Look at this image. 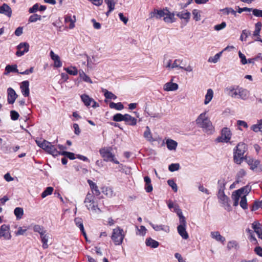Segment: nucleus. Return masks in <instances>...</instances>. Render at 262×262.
I'll return each instance as SVG.
<instances>
[{"label": "nucleus", "instance_id": "obj_1", "mask_svg": "<svg viewBox=\"0 0 262 262\" xmlns=\"http://www.w3.org/2000/svg\"><path fill=\"white\" fill-rule=\"evenodd\" d=\"M247 148L246 144L239 143L234 149L233 159L235 163L241 164L245 158L244 154L247 151Z\"/></svg>", "mask_w": 262, "mask_h": 262}, {"label": "nucleus", "instance_id": "obj_2", "mask_svg": "<svg viewBox=\"0 0 262 262\" xmlns=\"http://www.w3.org/2000/svg\"><path fill=\"white\" fill-rule=\"evenodd\" d=\"M197 125L205 129L206 131L211 130L212 124L209 118L206 116V112L201 113L195 120Z\"/></svg>", "mask_w": 262, "mask_h": 262}, {"label": "nucleus", "instance_id": "obj_3", "mask_svg": "<svg viewBox=\"0 0 262 262\" xmlns=\"http://www.w3.org/2000/svg\"><path fill=\"white\" fill-rule=\"evenodd\" d=\"M229 95L234 98L246 100L249 95V92L245 89L237 86L229 89Z\"/></svg>", "mask_w": 262, "mask_h": 262}, {"label": "nucleus", "instance_id": "obj_4", "mask_svg": "<svg viewBox=\"0 0 262 262\" xmlns=\"http://www.w3.org/2000/svg\"><path fill=\"white\" fill-rule=\"evenodd\" d=\"M125 236L123 230L120 227H117L113 229L111 239L115 245H120L122 244Z\"/></svg>", "mask_w": 262, "mask_h": 262}, {"label": "nucleus", "instance_id": "obj_5", "mask_svg": "<svg viewBox=\"0 0 262 262\" xmlns=\"http://www.w3.org/2000/svg\"><path fill=\"white\" fill-rule=\"evenodd\" d=\"M99 152L104 161L112 162L116 164H119V162L116 160L115 155L111 151L110 148H102L99 150Z\"/></svg>", "mask_w": 262, "mask_h": 262}, {"label": "nucleus", "instance_id": "obj_6", "mask_svg": "<svg viewBox=\"0 0 262 262\" xmlns=\"http://www.w3.org/2000/svg\"><path fill=\"white\" fill-rule=\"evenodd\" d=\"M39 147L53 156H57L61 155V152L58 151L54 145L46 140L42 142L40 145H39Z\"/></svg>", "mask_w": 262, "mask_h": 262}, {"label": "nucleus", "instance_id": "obj_7", "mask_svg": "<svg viewBox=\"0 0 262 262\" xmlns=\"http://www.w3.org/2000/svg\"><path fill=\"white\" fill-rule=\"evenodd\" d=\"M231 132L228 127H224L221 130V135L218 137L216 141L217 142L228 143L231 139Z\"/></svg>", "mask_w": 262, "mask_h": 262}, {"label": "nucleus", "instance_id": "obj_8", "mask_svg": "<svg viewBox=\"0 0 262 262\" xmlns=\"http://www.w3.org/2000/svg\"><path fill=\"white\" fill-rule=\"evenodd\" d=\"M29 45L27 42H21L17 46L16 55L20 57L29 51Z\"/></svg>", "mask_w": 262, "mask_h": 262}, {"label": "nucleus", "instance_id": "obj_9", "mask_svg": "<svg viewBox=\"0 0 262 262\" xmlns=\"http://www.w3.org/2000/svg\"><path fill=\"white\" fill-rule=\"evenodd\" d=\"M2 237H4L5 239H10L11 238L9 225L4 224L1 226L0 228V238Z\"/></svg>", "mask_w": 262, "mask_h": 262}, {"label": "nucleus", "instance_id": "obj_10", "mask_svg": "<svg viewBox=\"0 0 262 262\" xmlns=\"http://www.w3.org/2000/svg\"><path fill=\"white\" fill-rule=\"evenodd\" d=\"M7 101L9 104H13L17 97L15 91L11 88H9L7 89Z\"/></svg>", "mask_w": 262, "mask_h": 262}, {"label": "nucleus", "instance_id": "obj_11", "mask_svg": "<svg viewBox=\"0 0 262 262\" xmlns=\"http://www.w3.org/2000/svg\"><path fill=\"white\" fill-rule=\"evenodd\" d=\"M20 89L22 94L24 95V96H29L30 93L29 81L27 80L23 81L21 83Z\"/></svg>", "mask_w": 262, "mask_h": 262}, {"label": "nucleus", "instance_id": "obj_12", "mask_svg": "<svg viewBox=\"0 0 262 262\" xmlns=\"http://www.w3.org/2000/svg\"><path fill=\"white\" fill-rule=\"evenodd\" d=\"M174 211L177 213L179 217L180 225L179 226H186L185 217L183 216L181 210L179 208L178 205H176L175 206Z\"/></svg>", "mask_w": 262, "mask_h": 262}, {"label": "nucleus", "instance_id": "obj_13", "mask_svg": "<svg viewBox=\"0 0 262 262\" xmlns=\"http://www.w3.org/2000/svg\"><path fill=\"white\" fill-rule=\"evenodd\" d=\"M165 15H166V10L154 9V11L150 13V18L156 17L158 19L162 17H164Z\"/></svg>", "mask_w": 262, "mask_h": 262}, {"label": "nucleus", "instance_id": "obj_14", "mask_svg": "<svg viewBox=\"0 0 262 262\" xmlns=\"http://www.w3.org/2000/svg\"><path fill=\"white\" fill-rule=\"evenodd\" d=\"M51 58L54 61V66L56 68H60L62 66V62L58 55L55 54L53 51H51L50 53Z\"/></svg>", "mask_w": 262, "mask_h": 262}, {"label": "nucleus", "instance_id": "obj_15", "mask_svg": "<svg viewBox=\"0 0 262 262\" xmlns=\"http://www.w3.org/2000/svg\"><path fill=\"white\" fill-rule=\"evenodd\" d=\"M149 225L156 231L162 230L166 233H168L170 231L169 227L168 226H165L163 225H155L151 222H149Z\"/></svg>", "mask_w": 262, "mask_h": 262}, {"label": "nucleus", "instance_id": "obj_16", "mask_svg": "<svg viewBox=\"0 0 262 262\" xmlns=\"http://www.w3.org/2000/svg\"><path fill=\"white\" fill-rule=\"evenodd\" d=\"M0 13L10 17L12 14V10L7 4H4L2 6H0Z\"/></svg>", "mask_w": 262, "mask_h": 262}, {"label": "nucleus", "instance_id": "obj_17", "mask_svg": "<svg viewBox=\"0 0 262 262\" xmlns=\"http://www.w3.org/2000/svg\"><path fill=\"white\" fill-rule=\"evenodd\" d=\"M178 88L177 83L169 82L164 85L163 89L165 91H174L177 90Z\"/></svg>", "mask_w": 262, "mask_h": 262}, {"label": "nucleus", "instance_id": "obj_18", "mask_svg": "<svg viewBox=\"0 0 262 262\" xmlns=\"http://www.w3.org/2000/svg\"><path fill=\"white\" fill-rule=\"evenodd\" d=\"M245 160L252 170L255 169L260 164V161L258 160H254L252 158L248 159L247 157L245 158Z\"/></svg>", "mask_w": 262, "mask_h": 262}, {"label": "nucleus", "instance_id": "obj_19", "mask_svg": "<svg viewBox=\"0 0 262 262\" xmlns=\"http://www.w3.org/2000/svg\"><path fill=\"white\" fill-rule=\"evenodd\" d=\"M88 183L90 185L93 194L96 196L99 195L100 194V191L96 184L90 180H88Z\"/></svg>", "mask_w": 262, "mask_h": 262}, {"label": "nucleus", "instance_id": "obj_20", "mask_svg": "<svg viewBox=\"0 0 262 262\" xmlns=\"http://www.w3.org/2000/svg\"><path fill=\"white\" fill-rule=\"evenodd\" d=\"M186 226H178L177 227L179 234L185 239H187L189 237L188 234L186 230Z\"/></svg>", "mask_w": 262, "mask_h": 262}, {"label": "nucleus", "instance_id": "obj_21", "mask_svg": "<svg viewBox=\"0 0 262 262\" xmlns=\"http://www.w3.org/2000/svg\"><path fill=\"white\" fill-rule=\"evenodd\" d=\"M259 223L254 222L252 224V228L254 232L257 234L258 237L262 239V229Z\"/></svg>", "mask_w": 262, "mask_h": 262}, {"label": "nucleus", "instance_id": "obj_22", "mask_svg": "<svg viewBox=\"0 0 262 262\" xmlns=\"http://www.w3.org/2000/svg\"><path fill=\"white\" fill-rule=\"evenodd\" d=\"M191 14L188 11H182L178 13L177 16L181 19H184L186 23L189 22Z\"/></svg>", "mask_w": 262, "mask_h": 262}, {"label": "nucleus", "instance_id": "obj_23", "mask_svg": "<svg viewBox=\"0 0 262 262\" xmlns=\"http://www.w3.org/2000/svg\"><path fill=\"white\" fill-rule=\"evenodd\" d=\"M124 121L126 124L131 126H135L137 124V119L127 114H125Z\"/></svg>", "mask_w": 262, "mask_h": 262}, {"label": "nucleus", "instance_id": "obj_24", "mask_svg": "<svg viewBox=\"0 0 262 262\" xmlns=\"http://www.w3.org/2000/svg\"><path fill=\"white\" fill-rule=\"evenodd\" d=\"M164 20L167 23H172L174 22L176 18H174V14L173 13H170L168 10H166V15L164 16Z\"/></svg>", "mask_w": 262, "mask_h": 262}, {"label": "nucleus", "instance_id": "obj_25", "mask_svg": "<svg viewBox=\"0 0 262 262\" xmlns=\"http://www.w3.org/2000/svg\"><path fill=\"white\" fill-rule=\"evenodd\" d=\"M143 136L146 139V140L149 142H154V141H156L152 138L151 132L150 131V129L149 126H147L146 127V130L144 132Z\"/></svg>", "mask_w": 262, "mask_h": 262}, {"label": "nucleus", "instance_id": "obj_26", "mask_svg": "<svg viewBox=\"0 0 262 262\" xmlns=\"http://www.w3.org/2000/svg\"><path fill=\"white\" fill-rule=\"evenodd\" d=\"M144 182H145V189L147 192L152 191L153 188L151 184L150 178L148 176H145L144 178Z\"/></svg>", "mask_w": 262, "mask_h": 262}, {"label": "nucleus", "instance_id": "obj_27", "mask_svg": "<svg viewBox=\"0 0 262 262\" xmlns=\"http://www.w3.org/2000/svg\"><path fill=\"white\" fill-rule=\"evenodd\" d=\"M211 236L212 238L215 239L217 241L221 242L222 243H224L225 241V238L222 236L218 231L211 232Z\"/></svg>", "mask_w": 262, "mask_h": 262}, {"label": "nucleus", "instance_id": "obj_28", "mask_svg": "<svg viewBox=\"0 0 262 262\" xmlns=\"http://www.w3.org/2000/svg\"><path fill=\"white\" fill-rule=\"evenodd\" d=\"M145 243L147 246L150 247L152 248H157L159 245L158 242L152 239L150 237L146 239Z\"/></svg>", "mask_w": 262, "mask_h": 262}, {"label": "nucleus", "instance_id": "obj_29", "mask_svg": "<svg viewBox=\"0 0 262 262\" xmlns=\"http://www.w3.org/2000/svg\"><path fill=\"white\" fill-rule=\"evenodd\" d=\"M166 143L167 148L170 150H175L178 145L176 141L169 139L167 140Z\"/></svg>", "mask_w": 262, "mask_h": 262}, {"label": "nucleus", "instance_id": "obj_30", "mask_svg": "<svg viewBox=\"0 0 262 262\" xmlns=\"http://www.w3.org/2000/svg\"><path fill=\"white\" fill-rule=\"evenodd\" d=\"M213 96V91L212 89H209L207 90V94L205 95V98L204 100V104H208L212 100Z\"/></svg>", "mask_w": 262, "mask_h": 262}, {"label": "nucleus", "instance_id": "obj_31", "mask_svg": "<svg viewBox=\"0 0 262 262\" xmlns=\"http://www.w3.org/2000/svg\"><path fill=\"white\" fill-rule=\"evenodd\" d=\"M86 206L89 210H91L96 212H101V210L98 207L97 205L94 204V201L91 203H85Z\"/></svg>", "mask_w": 262, "mask_h": 262}, {"label": "nucleus", "instance_id": "obj_32", "mask_svg": "<svg viewBox=\"0 0 262 262\" xmlns=\"http://www.w3.org/2000/svg\"><path fill=\"white\" fill-rule=\"evenodd\" d=\"M63 69L71 75H77L79 72L77 69L75 67L71 66L70 67L64 68Z\"/></svg>", "mask_w": 262, "mask_h": 262}, {"label": "nucleus", "instance_id": "obj_33", "mask_svg": "<svg viewBox=\"0 0 262 262\" xmlns=\"http://www.w3.org/2000/svg\"><path fill=\"white\" fill-rule=\"evenodd\" d=\"M81 99L86 106H90L91 104L92 101H93V98H90L86 94L82 95L81 96Z\"/></svg>", "mask_w": 262, "mask_h": 262}, {"label": "nucleus", "instance_id": "obj_34", "mask_svg": "<svg viewBox=\"0 0 262 262\" xmlns=\"http://www.w3.org/2000/svg\"><path fill=\"white\" fill-rule=\"evenodd\" d=\"M79 77L81 79H82L84 81L92 83V81L91 78L83 72L82 70L79 71Z\"/></svg>", "mask_w": 262, "mask_h": 262}, {"label": "nucleus", "instance_id": "obj_35", "mask_svg": "<svg viewBox=\"0 0 262 262\" xmlns=\"http://www.w3.org/2000/svg\"><path fill=\"white\" fill-rule=\"evenodd\" d=\"M118 0H104L105 3L106 4L108 9L111 10H114L115 5L117 4Z\"/></svg>", "mask_w": 262, "mask_h": 262}, {"label": "nucleus", "instance_id": "obj_36", "mask_svg": "<svg viewBox=\"0 0 262 262\" xmlns=\"http://www.w3.org/2000/svg\"><path fill=\"white\" fill-rule=\"evenodd\" d=\"M109 106L111 108H114L116 110H121L124 108L123 105L121 102L115 103L111 102L109 104Z\"/></svg>", "mask_w": 262, "mask_h": 262}, {"label": "nucleus", "instance_id": "obj_37", "mask_svg": "<svg viewBox=\"0 0 262 262\" xmlns=\"http://www.w3.org/2000/svg\"><path fill=\"white\" fill-rule=\"evenodd\" d=\"M14 213L17 220H20L22 218L24 214V210L23 208L16 207L14 210Z\"/></svg>", "mask_w": 262, "mask_h": 262}, {"label": "nucleus", "instance_id": "obj_38", "mask_svg": "<svg viewBox=\"0 0 262 262\" xmlns=\"http://www.w3.org/2000/svg\"><path fill=\"white\" fill-rule=\"evenodd\" d=\"M220 11L223 12V14L228 15L229 13H231L234 16H236V12L231 8L227 7L221 9Z\"/></svg>", "mask_w": 262, "mask_h": 262}, {"label": "nucleus", "instance_id": "obj_39", "mask_svg": "<svg viewBox=\"0 0 262 262\" xmlns=\"http://www.w3.org/2000/svg\"><path fill=\"white\" fill-rule=\"evenodd\" d=\"M251 35V31L247 29L243 30L240 36V40L242 41H246L247 38Z\"/></svg>", "mask_w": 262, "mask_h": 262}, {"label": "nucleus", "instance_id": "obj_40", "mask_svg": "<svg viewBox=\"0 0 262 262\" xmlns=\"http://www.w3.org/2000/svg\"><path fill=\"white\" fill-rule=\"evenodd\" d=\"M102 92H104V95L106 99L115 100L117 98V96L116 95L106 89H103Z\"/></svg>", "mask_w": 262, "mask_h": 262}, {"label": "nucleus", "instance_id": "obj_41", "mask_svg": "<svg viewBox=\"0 0 262 262\" xmlns=\"http://www.w3.org/2000/svg\"><path fill=\"white\" fill-rule=\"evenodd\" d=\"M5 71L8 73L10 72L19 73L17 69V66L16 64L7 66L5 68Z\"/></svg>", "mask_w": 262, "mask_h": 262}, {"label": "nucleus", "instance_id": "obj_42", "mask_svg": "<svg viewBox=\"0 0 262 262\" xmlns=\"http://www.w3.org/2000/svg\"><path fill=\"white\" fill-rule=\"evenodd\" d=\"M219 202L222 203L224 206L229 207L230 205L228 203L229 198L226 195L222 196L219 199Z\"/></svg>", "mask_w": 262, "mask_h": 262}, {"label": "nucleus", "instance_id": "obj_43", "mask_svg": "<svg viewBox=\"0 0 262 262\" xmlns=\"http://www.w3.org/2000/svg\"><path fill=\"white\" fill-rule=\"evenodd\" d=\"M53 188L52 187H48L46 189L42 192L41 196L42 198H45L49 195H51L53 191Z\"/></svg>", "mask_w": 262, "mask_h": 262}, {"label": "nucleus", "instance_id": "obj_44", "mask_svg": "<svg viewBox=\"0 0 262 262\" xmlns=\"http://www.w3.org/2000/svg\"><path fill=\"white\" fill-rule=\"evenodd\" d=\"M251 191V188L248 186H245L242 187L238 190H237V192H239L241 194H244V195L246 196L249 192Z\"/></svg>", "mask_w": 262, "mask_h": 262}, {"label": "nucleus", "instance_id": "obj_45", "mask_svg": "<svg viewBox=\"0 0 262 262\" xmlns=\"http://www.w3.org/2000/svg\"><path fill=\"white\" fill-rule=\"evenodd\" d=\"M201 11L198 9H193L192 11L193 15V18L195 21H198L201 20Z\"/></svg>", "mask_w": 262, "mask_h": 262}, {"label": "nucleus", "instance_id": "obj_46", "mask_svg": "<svg viewBox=\"0 0 262 262\" xmlns=\"http://www.w3.org/2000/svg\"><path fill=\"white\" fill-rule=\"evenodd\" d=\"M125 114L122 115L120 113H117L113 117V120L115 122H120L124 121Z\"/></svg>", "mask_w": 262, "mask_h": 262}, {"label": "nucleus", "instance_id": "obj_47", "mask_svg": "<svg viewBox=\"0 0 262 262\" xmlns=\"http://www.w3.org/2000/svg\"><path fill=\"white\" fill-rule=\"evenodd\" d=\"M222 53V52H221L216 54L214 56L210 57L208 59V62L216 63L218 61Z\"/></svg>", "mask_w": 262, "mask_h": 262}, {"label": "nucleus", "instance_id": "obj_48", "mask_svg": "<svg viewBox=\"0 0 262 262\" xmlns=\"http://www.w3.org/2000/svg\"><path fill=\"white\" fill-rule=\"evenodd\" d=\"M182 62V60L180 59H175L172 63L171 69L174 68L183 69V67L180 66Z\"/></svg>", "mask_w": 262, "mask_h": 262}, {"label": "nucleus", "instance_id": "obj_49", "mask_svg": "<svg viewBox=\"0 0 262 262\" xmlns=\"http://www.w3.org/2000/svg\"><path fill=\"white\" fill-rule=\"evenodd\" d=\"M239 205L243 209H247L248 206H247V198L245 195H244L242 197H241Z\"/></svg>", "mask_w": 262, "mask_h": 262}, {"label": "nucleus", "instance_id": "obj_50", "mask_svg": "<svg viewBox=\"0 0 262 262\" xmlns=\"http://www.w3.org/2000/svg\"><path fill=\"white\" fill-rule=\"evenodd\" d=\"M41 19V16L39 15L35 14L31 15L29 18V21L30 23H34L37 20H40Z\"/></svg>", "mask_w": 262, "mask_h": 262}, {"label": "nucleus", "instance_id": "obj_51", "mask_svg": "<svg viewBox=\"0 0 262 262\" xmlns=\"http://www.w3.org/2000/svg\"><path fill=\"white\" fill-rule=\"evenodd\" d=\"M41 241L42 243V248L44 249H47L49 247L48 242V239H49V235L47 234L46 236H43V237H41Z\"/></svg>", "mask_w": 262, "mask_h": 262}, {"label": "nucleus", "instance_id": "obj_52", "mask_svg": "<svg viewBox=\"0 0 262 262\" xmlns=\"http://www.w3.org/2000/svg\"><path fill=\"white\" fill-rule=\"evenodd\" d=\"M226 184V182L225 179H223L219 180L217 182L218 189L224 190L225 189Z\"/></svg>", "mask_w": 262, "mask_h": 262}, {"label": "nucleus", "instance_id": "obj_53", "mask_svg": "<svg viewBox=\"0 0 262 262\" xmlns=\"http://www.w3.org/2000/svg\"><path fill=\"white\" fill-rule=\"evenodd\" d=\"M61 155L64 156L70 160L75 159V154L73 152L63 151L61 152Z\"/></svg>", "mask_w": 262, "mask_h": 262}, {"label": "nucleus", "instance_id": "obj_54", "mask_svg": "<svg viewBox=\"0 0 262 262\" xmlns=\"http://www.w3.org/2000/svg\"><path fill=\"white\" fill-rule=\"evenodd\" d=\"M180 168V164L179 163H172L169 165L168 169L171 172H173L179 170Z\"/></svg>", "mask_w": 262, "mask_h": 262}, {"label": "nucleus", "instance_id": "obj_55", "mask_svg": "<svg viewBox=\"0 0 262 262\" xmlns=\"http://www.w3.org/2000/svg\"><path fill=\"white\" fill-rule=\"evenodd\" d=\"M167 183H168V185L171 187V188L173 189V190L174 192H177V191H178L177 185L173 180H168L167 181Z\"/></svg>", "mask_w": 262, "mask_h": 262}, {"label": "nucleus", "instance_id": "obj_56", "mask_svg": "<svg viewBox=\"0 0 262 262\" xmlns=\"http://www.w3.org/2000/svg\"><path fill=\"white\" fill-rule=\"evenodd\" d=\"M75 223L76 225L79 228L80 230H83V225L82 223V221L80 218H75Z\"/></svg>", "mask_w": 262, "mask_h": 262}, {"label": "nucleus", "instance_id": "obj_57", "mask_svg": "<svg viewBox=\"0 0 262 262\" xmlns=\"http://www.w3.org/2000/svg\"><path fill=\"white\" fill-rule=\"evenodd\" d=\"M171 62H172V60L171 59L166 60L165 57H164V59L163 61L164 67L168 70L171 69V67H172Z\"/></svg>", "mask_w": 262, "mask_h": 262}, {"label": "nucleus", "instance_id": "obj_58", "mask_svg": "<svg viewBox=\"0 0 262 262\" xmlns=\"http://www.w3.org/2000/svg\"><path fill=\"white\" fill-rule=\"evenodd\" d=\"M65 21L66 22H70V24L69 25V28L70 29H73L74 26H75V25H74V23H75V21L74 20H73L72 19V17L71 16H66L65 17Z\"/></svg>", "mask_w": 262, "mask_h": 262}, {"label": "nucleus", "instance_id": "obj_59", "mask_svg": "<svg viewBox=\"0 0 262 262\" xmlns=\"http://www.w3.org/2000/svg\"><path fill=\"white\" fill-rule=\"evenodd\" d=\"M238 56L241 59V62L242 64H246L248 63L246 56L240 51H238Z\"/></svg>", "mask_w": 262, "mask_h": 262}, {"label": "nucleus", "instance_id": "obj_60", "mask_svg": "<svg viewBox=\"0 0 262 262\" xmlns=\"http://www.w3.org/2000/svg\"><path fill=\"white\" fill-rule=\"evenodd\" d=\"M28 229V228L26 227H25L24 229L21 227H19L18 228V230L16 232H15V235L16 236L24 235L25 233L27 231Z\"/></svg>", "mask_w": 262, "mask_h": 262}, {"label": "nucleus", "instance_id": "obj_61", "mask_svg": "<svg viewBox=\"0 0 262 262\" xmlns=\"http://www.w3.org/2000/svg\"><path fill=\"white\" fill-rule=\"evenodd\" d=\"M237 246H238V244H237V242L235 241L229 242L227 244V248L229 250H230L232 248L236 249Z\"/></svg>", "mask_w": 262, "mask_h": 262}, {"label": "nucleus", "instance_id": "obj_62", "mask_svg": "<svg viewBox=\"0 0 262 262\" xmlns=\"http://www.w3.org/2000/svg\"><path fill=\"white\" fill-rule=\"evenodd\" d=\"M10 116L11 119L12 120H16L18 119L19 115V114L15 111H11L10 112Z\"/></svg>", "mask_w": 262, "mask_h": 262}, {"label": "nucleus", "instance_id": "obj_63", "mask_svg": "<svg viewBox=\"0 0 262 262\" xmlns=\"http://www.w3.org/2000/svg\"><path fill=\"white\" fill-rule=\"evenodd\" d=\"M251 129L255 132L262 131V123L253 125L251 127Z\"/></svg>", "mask_w": 262, "mask_h": 262}, {"label": "nucleus", "instance_id": "obj_64", "mask_svg": "<svg viewBox=\"0 0 262 262\" xmlns=\"http://www.w3.org/2000/svg\"><path fill=\"white\" fill-rule=\"evenodd\" d=\"M252 11L255 16L262 17V10L257 9H252Z\"/></svg>", "mask_w": 262, "mask_h": 262}]
</instances>
